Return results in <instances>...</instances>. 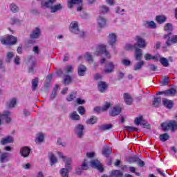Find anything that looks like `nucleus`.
<instances>
[{
	"label": "nucleus",
	"instance_id": "obj_1",
	"mask_svg": "<svg viewBox=\"0 0 177 177\" xmlns=\"http://www.w3.org/2000/svg\"><path fill=\"white\" fill-rule=\"evenodd\" d=\"M135 40L136 41V43L133 45L135 59L136 60H142V56H143V50L142 49H145L147 46V43L143 37L139 35L135 37Z\"/></svg>",
	"mask_w": 177,
	"mask_h": 177
},
{
	"label": "nucleus",
	"instance_id": "obj_2",
	"mask_svg": "<svg viewBox=\"0 0 177 177\" xmlns=\"http://www.w3.org/2000/svg\"><path fill=\"white\" fill-rule=\"evenodd\" d=\"M162 131L167 132V131H171V132H175L177 131V122L175 120H169L168 122H165L161 124Z\"/></svg>",
	"mask_w": 177,
	"mask_h": 177
},
{
	"label": "nucleus",
	"instance_id": "obj_3",
	"mask_svg": "<svg viewBox=\"0 0 177 177\" xmlns=\"http://www.w3.org/2000/svg\"><path fill=\"white\" fill-rule=\"evenodd\" d=\"M70 31L73 34H77L80 38H84L85 37V32L80 30L78 28V23L72 22L70 25Z\"/></svg>",
	"mask_w": 177,
	"mask_h": 177
},
{
	"label": "nucleus",
	"instance_id": "obj_4",
	"mask_svg": "<svg viewBox=\"0 0 177 177\" xmlns=\"http://www.w3.org/2000/svg\"><path fill=\"white\" fill-rule=\"evenodd\" d=\"M2 45H16L17 44V37L13 35H9L7 38L1 39Z\"/></svg>",
	"mask_w": 177,
	"mask_h": 177
},
{
	"label": "nucleus",
	"instance_id": "obj_5",
	"mask_svg": "<svg viewBox=\"0 0 177 177\" xmlns=\"http://www.w3.org/2000/svg\"><path fill=\"white\" fill-rule=\"evenodd\" d=\"M59 157L62 158V160L65 162V168L66 171L70 172L73 168H71V158H66L63 155V153L58 152Z\"/></svg>",
	"mask_w": 177,
	"mask_h": 177
},
{
	"label": "nucleus",
	"instance_id": "obj_6",
	"mask_svg": "<svg viewBox=\"0 0 177 177\" xmlns=\"http://www.w3.org/2000/svg\"><path fill=\"white\" fill-rule=\"evenodd\" d=\"M90 165L92 168H94L95 169H97L99 172H103V171H104L103 165H102V162H100L97 159L92 160L90 162Z\"/></svg>",
	"mask_w": 177,
	"mask_h": 177
},
{
	"label": "nucleus",
	"instance_id": "obj_7",
	"mask_svg": "<svg viewBox=\"0 0 177 177\" xmlns=\"http://www.w3.org/2000/svg\"><path fill=\"white\" fill-rule=\"evenodd\" d=\"M134 124H136V125H142L143 128H146L147 129H150V124H147V122L143 119V116L142 115L135 118Z\"/></svg>",
	"mask_w": 177,
	"mask_h": 177
},
{
	"label": "nucleus",
	"instance_id": "obj_8",
	"mask_svg": "<svg viewBox=\"0 0 177 177\" xmlns=\"http://www.w3.org/2000/svg\"><path fill=\"white\" fill-rule=\"evenodd\" d=\"M10 115V111H4L3 114L0 113V125H2V121L5 120L6 124H9L12 121V118L9 117Z\"/></svg>",
	"mask_w": 177,
	"mask_h": 177
},
{
	"label": "nucleus",
	"instance_id": "obj_9",
	"mask_svg": "<svg viewBox=\"0 0 177 177\" xmlns=\"http://www.w3.org/2000/svg\"><path fill=\"white\" fill-rule=\"evenodd\" d=\"M99 53H102V55H105L106 57H108V59H110L111 57V55H110V53L107 51V49H106V46L104 45H100L98 46V52L95 53V55H99Z\"/></svg>",
	"mask_w": 177,
	"mask_h": 177
},
{
	"label": "nucleus",
	"instance_id": "obj_10",
	"mask_svg": "<svg viewBox=\"0 0 177 177\" xmlns=\"http://www.w3.org/2000/svg\"><path fill=\"white\" fill-rule=\"evenodd\" d=\"M85 127L84 125L79 124L75 127V132L77 135V138L80 139H82V136H84V129Z\"/></svg>",
	"mask_w": 177,
	"mask_h": 177
},
{
	"label": "nucleus",
	"instance_id": "obj_11",
	"mask_svg": "<svg viewBox=\"0 0 177 177\" xmlns=\"http://www.w3.org/2000/svg\"><path fill=\"white\" fill-rule=\"evenodd\" d=\"M121 111H122L121 107L115 106L109 110V115L110 117H117V115H120V114H121Z\"/></svg>",
	"mask_w": 177,
	"mask_h": 177
},
{
	"label": "nucleus",
	"instance_id": "obj_12",
	"mask_svg": "<svg viewBox=\"0 0 177 177\" xmlns=\"http://www.w3.org/2000/svg\"><path fill=\"white\" fill-rule=\"evenodd\" d=\"M31 153V149L28 147H23L21 148L19 151V154L21 157H24V158H27L30 153Z\"/></svg>",
	"mask_w": 177,
	"mask_h": 177
},
{
	"label": "nucleus",
	"instance_id": "obj_13",
	"mask_svg": "<svg viewBox=\"0 0 177 177\" xmlns=\"http://www.w3.org/2000/svg\"><path fill=\"white\" fill-rule=\"evenodd\" d=\"M115 42H117V35L115 33H110L108 36V44H109L114 50H115V47L114 46Z\"/></svg>",
	"mask_w": 177,
	"mask_h": 177
},
{
	"label": "nucleus",
	"instance_id": "obj_14",
	"mask_svg": "<svg viewBox=\"0 0 177 177\" xmlns=\"http://www.w3.org/2000/svg\"><path fill=\"white\" fill-rule=\"evenodd\" d=\"M162 94H164L165 96H175V95L176 94V90L175 88H170L169 90L159 91L156 93L157 95Z\"/></svg>",
	"mask_w": 177,
	"mask_h": 177
},
{
	"label": "nucleus",
	"instance_id": "obj_15",
	"mask_svg": "<svg viewBox=\"0 0 177 177\" xmlns=\"http://www.w3.org/2000/svg\"><path fill=\"white\" fill-rule=\"evenodd\" d=\"M41 36V29L39 28H35V30H32V34H30V37L31 39H37L39 38Z\"/></svg>",
	"mask_w": 177,
	"mask_h": 177
},
{
	"label": "nucleus",
	"instance_id": "obj_16",
	"mask_svg": "<svg viewBox=\"0 0 177 177\" xmlns=\"http://www.w3.org/2000/svg\"><path fill=\"white\" fill-rule=\"evenodd\" d=\"M113 124H104L98 126V129L100 132H104V131H110L113 128Z\"/></svg>",
	"mask_w": 177,
	"mask_h": 177
},
{
	"label": "nucleus",
	"instance_id": "obj_17",
	"mask_svg": "<svg viewBox=\"0 0 177 177\" xmlns=\"http://www.w3.org/2000/svg\"><path fill=\"white\" fill-rule=\"evenodd\" d=\"M123 98L126 104H128V106H131V104H132L133 100L132 99V96H131L129 93H124L123 94Z\"/></svg>",
	"mask_w": 177,
	"mask_h": 177
},
{
	"label": "nucleus",
	"instance_id": "obj_18",
	"mask_svg": "<svg viewBox=\"0 0 177 177\" xmlns=\"http://www.w3.org/2000/svg\"><path fill=\"white\" fill-rule=\"evenodd\" d=\"M9 161V153L8 152L1 153L0 151V163L3 164Z\"/></svg>",
	"mask_w": 177,
	"mask_h": 177
},
{
	"label": "nucleus",
	"instance_id": "obj_19",
	"mask_svg": "<svg viewBox=\"0 0 177 177\" xmlns=\"http://www.w3.org/2000/svg\"><path fill=\"white\" fill-rule=\"evenodd\" d=\"M108 87H109V85H107L106 82H98V85H97L98 91H100L101 93H104L106 89H107Z\"/></svg>",
	"mask_w": 177,
	"mask_h": 177
},
{
	"label": "nucleus",
	"instance_id": "obj_20",
	"mask_svg": "<svg viewBox=\"0 0 177 177\" xmlns=\"http://www.w3.org/2000/svg\"><path fill=\"white\" fill-rule=\"evenodd\" d=\"M67 4L68 9H72L74 5H82V0H68Z\"/></svg>",
	"mask_w": 177,
	"mask_h": 177
},
{
	"label": "nucleus",
	"instance_id": "obj_21",
	"mask_svg": "<svg viewBox=\"0 0 177 177\" xmlns=\"http://www.w3.org/2000/svg\"><path fill=\"white\" fill-rule=\"evenodd\" d=\"M48 9H50V13H56V12L59 10H62L63 9V6L62 4H57V5H51L50 7H48Z\"/></svg>",
	"mask_w": 177,
	"mask_h": 177
},
{
	"label": "nucleus",
	"instance_id": "obj_22",
	"mask_svg": "<svg viewBox=\"0 0 177 177\" xmlns=\"http://www.w3.org/2000/svg\"><path fill=\"white\" fill-rule=\"evenodd\" d=\"M86 73V66L85 65H80L77 68V73L80 77H84Z\"/></svg>",
	"mask_w": 177,
	"mask_h": 177
},
{
	"label": "nucleus",
	"instance_id": "obj_23",
	"mask_svg": "<svg viewBox=\"0 0 177 177\" xmlns=\"http://www.w3.org/2000/svg\"><path fill=\"white\" fill-rule=\"evenodd\" d=\"M1 145H5L8 143H13V138L12 136H8L1 140Z\"/></svg>",
	"mask_w": 177,
	"mask_h": 177
},
{
	"label": "nucleus",
	"instance_id": "obj_24",
	"mask_svg": "<svg viewBox=\"0 0 177 177\" xmlns=\"http://www.w3.org/2000/svg\"><path fill=\"white\" fill-rule=\"evenodd\" d=\"M48 158L50 160L51 166L55 165V164L57 162V158L55 156V155L52 152L48 153Z\"/></svg>",
	"mask_w": 177,
	"mask_h": 177
},
{
	"label": "nucleus",
	"instance_id": "obj_25",
	"mask_svg": "<svg viewBox=\"0 0 177 177\" xmlns=\"http://www.w3.org/2000/svg\"><path fill=\"white\" fill-rule=\"evenodd\" d=\"M111 153H113V149L109 147H104L102 149V156H104V157H109V155L111 154Z\"/></svg>",
	"mask_w": 177,
	"mask_h": 177
},
{
	"label": "nucleus",
	"instance_id": "obj_26",
	"mask_svg": "<svg viewBox=\"0 0 177 177\" xmlns=\"http://www.w3.org/2000/svg\"><path fill=\"white\" fill-rule=\"evenodd\" d=\"M143 26L146 28H156V22L154 21H145L143 22Z\"/></svg>",
	"mask_w": 177,
	"mask_h": 177
},
{
	"label": "nucleus",
	"instance_id": "obj_27",
	"mask_svg": "<svg viewBox=\"0 0 177 177\" xmlns=\"http://www.w3.org/2000/svg\"><path fill=\"white\" fill-rule=\"evenodd\" d=\"M56 0H48V1H41V8H50V6H52V5H53V3Z\"/></svg>",
	"mask_w": 177,
	"mask_h": 177
},
{
	"label": "nucleus",
	"instance_id": "obj_28",
	"mask_svg": "<svg viewBox=\"0 0 177 177\" xmlns=\"http://www.w3.org/2000/svg\"><path fill=\"white\" fill-rule=\"evenodd\" d=\"M172 44H177V35H173L171 39H167L166 41L167 46H171Z\"/></svg>",
	"mask_w": 177,
	"mask_h": 177
},
{
	"label": "nucleus",
	"instance_id": "obj_29",
	"mask_svg": "<svg viewBox=\"0 0 177 177\" xmlns=\"http://www.w3.org/2000/svg\"><path fill=\"white\" fill-rule=\"evenodd\" d=\"M97 21L99 27L101 28L106 26V19L103 18L102 17H98Z\"/></svg>",
	"mask_w": 177,
	"mask_h": 177
},
{
	"label": "nucleus",
	"instance_id": "obj_30",
	"mask_svg": "<svg viewBox=\"0 0 177 177\" xmlns=\"http://www.w3.org/2000/svg\"><path fill=\"white\" fill-rule=\"evenodd\" d=\"M111 175L112 177H124V174L120 170H113L111 171Z\"/></svg>",
	"mask_w": 177,
	"mask_h": 177
},
{
	"label": "nucleus",
	"instance_id": "obj_31",
	"mask_svg": "<svg viewBox=\"0 0 177 177\" xmlns=\"http://www.w3.org/2000/svg\"><path fill=\"white\" fill-rule=\"evenodd\" d=\"M138 62L134 66L135 71H139L145 66V61L137 60Z\"/></svg>",
	"mask_w": 177,
	"mask_h": 177
},
{
	"label": "nucleus",
	"instance_id": "obj_32",
	"mask_svg": "<svg viewBox=\"0 0 177 177\" xmlns=\"http://www.w3.org/2000/svg\"><path fill=\"white\" fill-rule=\"evenodd\" d=\"M108 66L109 68L105 69L104 73L105 74H110L114 71V64L113 62H109Z\"/></svg>",
	"mask_w": 177,
	"mask_h": 177
},
{
	"label": "nucleus",
	"instance_id": "obj_33",
	"mask_svg": "<svg viewBox=\"0 0 177 177\" xmlns=\"http://www.w3.org/2000/svg\"><path fill=\"white\" fill-rule=\"evenodd\" d=\"M57 89H59V85L56 84L53 90V92L50 96V99L53 100L57 95Z\"/></svg>",
	"mask_w": 177,
	"mask_h": 177
},
{
	"label": "nucleus",
	"instance_id": "obj_34",
	"mask_svg": "<svg viewBox=\"0 0 177 177\" xmlns=\"http://www.w3.org/2000/svg\"><path fill=\"white\" fill-rule=\"evenodd\" d=\"M156 21L159 24H162V23H165V21H167V17L164 15L156 16Z\"/></svg>",
	"mask_w": 177,
	"mask_h": 177
},
{
	"label": "nucleus",
	"instance_id": "obj_35",
	"mask_svg": "<svg viewBox=\"0 0 177 177\" xmlns=\"http://www.w3.org/2000/svg\"><path fill=\"white\" fill-rule=\"evenodd\" d=\"M69 117L73 121H80V115L77 113V111H73V113H71Z\"/></svg>",
	"mask_w": 177,
	"mask_h": 177
},
{
	"label": "nucleus",
	"instance_id": "obj_36",
	"mask_svg": "<svg viewBox=\"0 0 177 177\" xmlns=\"http://www.w3.org/2000/svg\"><path fill=\"white\" fill-rule=\"evenodd\" d=\"M77 97V91H73L69 94V95L66 97L67 102H73L74 99Z\"/></svg>",
	"mask_w": 177,
	"mask_h": 177
},
{
	"label": "nucleus",
	"instance_id": "obj_37",
	"mask_svg": "<svg viewBox=\"0 0 177 177\" xmlns=\"http://www.w3.org/2000/svg\"><path fill=\"white\" fill-rule=\"evenodd\" d=\"M138 160H139V156H134L128 158L127 161V162H129V164H133L134 162H138Z\"/></svg>",
	"mask_w": 177,
	"mask_h": 177
},
{
	"label": "nucleus",
	"instance_id": "obj_38",
	"mask_svg": "<svg viewBox=\"0 0 177 177\" xmlns=\"http://www.w3.org/2000/svg\"><path fill=\"white\" fill-rule=\"evenodd\" d=\"M160 63L163 66V67H169V62L168 59L165 57H161L159 60Z\"/></svg>",
	"mask_w": 177,
	"mask_h": 177
},
{
	"label": "nucleus",
	"instance_id": "obj_39",
	"mask_svg": "<svg viewBox=\"0 0 177 177\" xmlns=\"http://www.w3.org/2000/svg\"><path fill=\"white\" fill-rule=\"evenodd\" d=\"M38 77H35L32 80V91H35L38 88Z\"/></svg>",
	"mask_w": 177,
	"mask_h": 177
},
{
	"label": "nucleus",
	"instance_id": "obj_40",
	"mask_svg": "<svg viewBox=\"0 0 177 177\" xmlns=\"http://www.w3.org/2000/svg\"><path fill=\"white\" fill-rule=\"evenodd\" d=\"M163 104L167 109H172V107L174 106V103L171 101H169L168 100H164Z\"/></svg>",
	"mask_w": 177,
	"mask_h": 177
},
{
	"label": "nucleus",
	"instance_id": "obj_41",
	"mask_svg": "<svg viewBox=\"0 0 177 177\" xmlns=\"http://www.w3.org/2000/svg\"><path fill=\"white\" fill-rule=\"evenodd\" d=\"M97 122V118L96 116H92L90 119L86 120V124L93 125V124H96Z\"/></svg>",
	"mask_w": 177,
	"mask_h": 177
},
{
	"label": "nucleus",
	"instance_id": "obj_42",
	"mask_svg": "<svg viewBox=\"0 0 177 177\" xmlns=\"http://www.w3.org/2000/svg\"><path fill=\"white\" fill-rule=\"evenodd\" d=\"M84 57H85L86 60L88 61L89 64H92L93 63V58L92 57V55H91V53H86Z\"/></svg>",
	"mask_w": 177,
	"mask_h": 177
},
{
	"label": "nucleus",
	"instance_id": "obj_43",
	"mask_svg": "<svg viewBox=\"0 0 177 177\" xmlns=\"http://www.w3.org/2000/svg\"><path fill=\"white\" fill-rule=\"evenodd\" d=\"M65 79L64 80V84L65 85H69V84H71V82L73 81V79L71 78V76L69 75H64Z\"/></svg>",
	"mask_w": 177,
	"mask_h": 177
},
{
	"label": "nucleus",
	"instance_id": "obj_44",
	"mask_svg": "<svg viewBox=\"0 0 177 177\" xmlns=\"http://www.w3.org/2000/svg\"><path fill=\"white\" fill-rule=\"evenodd\" d=\"M159 138L162 142H167V140L169 139V135H168V133H165L163 134H160Z\"/></svg>",
	"mask_w": 177,
	"mask_h": 177
},
{
	"label": "nucleus",
	"instance_id": "obj_45",
	"mask_svg": "<svg viewBox=\"0 0 177 177\" xmlns=\"http://www.w3.org/2000/svg\"><path fill=\"white\" fill-rule=\"evenodd\" d=\"M44 134L42 133H39L36 138V143H42L44 142Z\"/></svg>",
	"mask_w": 177,
	"mask_h": 177
},
{
	"label": "nucleus",
	"instance_id": "obj_46",
	"mask_svg": "<svg viewBox=\"0 0 177 177\" xmlns=\"http://www.w3.org/2000/svg\"><path fill=\"white\" fill-rule=\"evenodd\" d=\"M124 129H126L127 132H132V131L138 132V131H139L138 128L135 127H129V126H125Z\"/></svg>",
	"mask_w": 177,
	"mask_h": 177
},
{
	"label": "nucleus",
	"instance_id": "obj_47",
	"mask_svg": "<svg viewBox=\"0 0 177 177\" xmlns=\"http://www.w3.org/2000/svg\"><path fill=\"white\" fill-rule=\"evenodd\" d=\"M162 85L164 86L168 85L169 84V77L165 76L162 77V81L161 82Z\"/></svg>",
	"mask_w": 177,
	"mask_h": 177
},
{
	"label": "nucleus",
	"instance_id": "obj_48",
	"mask_svg": "<svg viewBox=\"0 0 177 177\" xmlns=\"http://www.w3.org/2000/svg\"><path fill=\"white\" fill-rule=\"evenodd\" d=\"M165 31H172L174 30V27L172 26V24L171 23H167L165 24L164 27Z\"/></svg>",
	"mask_w": 177,
	"mask_h": 177
},
{
	"label": "nucleus",
	"instance_id": "obj_49",
	"mask_svg": "<svg viewBox=\"0 0 177 177\" xmlns=\"http://www.w3.org/2000/svg\"><path fill=\"white\" fill-rule=\"evenodd\" d=\"M144 59H145L147 61H149V60H156V56H153L149 53H146L144 55Z\"/></svg>",
	"mask_w": 177,
	"mask_h": 177
},
{
	"label": "nucleus",
	"instance_id": "obj_50",
	"mask_svg": "<svg viewBox=\"0 0 177 177\" xmlns=\"http://www.w3.org/2000/svg\"><path fill=\"white\" fill-rule=\"evenodd\" d=\"M13 56H14L13 52H8L6 53V57H7L6 62H7V63H10V61L13 58Z\"/></svg>",
	"mask_w": 177,
	"mask_h": 177
},
{
	"label": "nucleus",
	"instance_id": "obj_51",
	"mask_svg": "<svg viewBox=\"0 0 177 177\" xmlns=\"http://www.w3.org/2000/svg\"><path fill=\"white\" fill-rule=\"evenodd\" d=\"M59 174L62 177H68V171H67L66 169L62 168L59 171Z\"/></svg>",
	"mask_w": 177,
	"mask_h": 177
},
{
	"label": "nucleus",
	"instance_id": "obj_52",
	"mask_svg": "<svg viewBox=\"0 0 177 177\" xmlns=\"http://www.w3.org/2000/svg\"><path fill=\"white\" fill-rule=\"evenodd\" d=\"M77 111L80 115H84L86 111H85V108L82 106H80L77 108Z\"/></svg>",
	"mask_w": 177,
	"mask_h": 177
},
{
	"label": "nucleus",
	"instance_id": "obj_53",
	"mask_svg": "<svg viewBox=\"0 0 177 177\" xmlns=\"http://www.w3.org/2000/svg\"><path fill=\"white\" fill-rule=\"evenodd\" d=\"M109 7H107L104 5L102 6L100 8V12L101 13H107V12H109Z\"/></svg>",
	"mask_w": 177,
	"mask_h": 177
},
{
	"label": "nucleus",
	"instance_id": "obj_54",
	"mask_svg": "<svg viewBox=\"0 0 177 177\" xmlns=\"http://www.w3.org/2000/svg\"><path fill=\"white\" fill-rule=\"evenodd\" d=\"M124 77H125V73L118 71V81H121V80L124 79Z\"/></svg>",
	"mask_w": 177,
	"mask_h": 177
},
{
	"label": "nucleus",
	"instance_id": "obj_55",
	"mask_svg": "<svg viewBox=\"0 0 177 177\" xmlns=\"http://www.w3.org/2000/svg\"><path fill=\"white\" fill-rule=\"evenodd\" d=\"M82 169L83 171H86L88 169V160L85 159L82 165Z\"/></svg>",
	"mask_w": 177,
	"mask_h": 177
},
{
	"label": "nucleus",
	"instance_id": "obj_56",
	"mask_svg": "<svg viewBox=\"0 0 177 177\" xmlns=\"http://www.w3.org/2000/svg\"><path fill=\"white\" fill-rule=\"evenodd\" d=\"M10 10L13 13H16V12H19V7L16 4L12 3L10 5Z\"/></svg>",
	"mask_w": 177,
	"mask_h": 177
},
{
	"label": "nucleus",
	"instance_id": "obj_57",
	"mask_svg": "<svg viewBox=\"0 0 177 177\" xmlns=\"http://www.w3.org/2000/svg\"><path fill=\"white\" fill-rule=\"evenodd\" d=\"M109 107H111V104H110V102H106L105 104L102 107V111H107V109Z\"/></svg>",
	"mask_w": 177,
	"mask_h": 177
},
{
	"label": "nucleus",
	"instance_id": "obj_58",
	"mask_svg": "<svg viewBox=\"0 0 177 177\" xmlns=\"http://www.w3.org/2000/svg\"><path fill=\"white\" fill-rule=\"evenodd\" d=\"M16 103H17L16 99L13 98L12 100H11L10 101V103L8 104V107L10 109H12V108L15 107V106H16Z\"/></svg>",
	"mask_w": 177,
	"mask_h": 177
},
{
	"label": "nucleus",
	"instance_id": "obj_59",
	"mask_svg": "<svg viewBox=\"0 0 177 177\" xmlns=\"http://www.w3.org/2000/svg\"><path fill=\"white\" fill-rule=\"evenodd\" d=\"M122 64H123V66H131V61L129 59H124L122 60Z\"/></svg>",
	"mask_w": 177,
	"mask_h": 177
},
{
	"label": "nucleus",
	"instance_id": "obj_60",
	"mask_svg": "<svg viewBox=\"0 0 177 177\" xmlns=\"http://www.w3.org/2000/svg\"><path fill=\"white\" fill-rule=\"evenodd\" d=\"M73 66L71 65H69L68 66H66V68L65 69L66 73V74H70L71 73H73Z\"/></svg>",
	"mask_w": 177,
	"mask_h": 177
},
{
	"label": "nucleus",
	"instance_id": "obj_61",
	"mask_svg": "<svg viewBox=\"0 0 177 177\" xmlns=\"http://www.w3.org/2000/svg\"><path fill=\"white\" fill-rule=\"evenodd\" d=\"M148 70H149L150 71H156V65L153 64H149Z\"/></svg>",
	"mask_w": 177,
	"mask_h": 177
},
{
	"label": "nucleus",
	"instance_id": "obj_62",
	"mask_svg": "<svg viewBox=\"0 0 177 177\" xmlns=\"http://www.w3.org/2000/svg\"><path fill=\"white\" fill-rule=\"evenodd\" d=\"M94 113H97V114L102 113V108L100 106H95L93 109Z\"/></svg>",
	"mask_w": 177,
	"mask_h": 177
},
{
	"label": "nucleus",
	"instance_id": "obj_63",
	"mask_svg": "<svg viewBox=\"0 0 177 177\" xmlns=\"http://www.w3.org/2000/svg\"><path fill=\"white\" fill-rule=\"evenodd\" d=\"M76 103H77V104H85L86 101H85V100H82V99H81V98H77V99L76 100Z\"/></svg>",
	"mask_w": 177,
	"mask_h": 177
},
{
	"label": "nucleus",
	"instance_id": "obj_64",
	"mask_svg": "<svg viewBox=\"0 0 177 177\" xmlns=\"http://www.w3.org/2000/svg\"><path fill=\"white\" fill-rule=\"evenodd\" d=\"M86 156L88 158H93L95 156V152H88L86 154Z\"/></svg>",
	"mask_w": 177,
	"mask_h": 177
}]
</instances>
